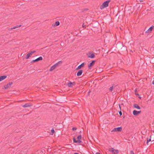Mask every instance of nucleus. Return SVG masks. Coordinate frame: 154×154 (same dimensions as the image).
<instances>
[{"label":"nucleus","mask_w":154,"mask_h":154,"mask_svg":"<svg viewBox=\"0 0 154 154\" xmlns=\"http://www.w3.org/2000/svg\"><path fill=\"white\" fill-rule=\"evenodd\" d=\"M13 84L12 82H10L8 83L7 85H8V87H10L11 86V85Z\"/></svg>","instance_id":"412c9836"},{"label":"nucleus","mask_w":154,"mask_h":154,"mask_svg":"<svg viewBox=\"0 0 154 154\" xmlns=\"http://www.w3.org/2000/svg\"><path fill=\"white\" fill-rule=\"evenodd\" d=\"M133 106L134 108L137 109H140V107L136 104H134L133 105Z\"/></svg>","instance_id":"4468645a"},{"label":"nucleus","mask_w":154,"mask_h":154,"mask_svg":"<svg viewBox=\"0 0 154 154\" xmlns=\"http://www.w3.org/2000/svg\"><path fill=\"white\" fill-rule=\"evenodd\" d=\"M30 57V54H28L26 56V59H28L29 58V57Z\"/></svg>","instance_id":"a878e982"},{"label":"nucleus","mask_w":154,"mask_h":154,"mask_svg":"<svg viewBox=\"0 0 154 154\" xmlns=\"http://www.w3.org/2000/svg\"><path fill=\"white\" fill-rule=\"evenodd\" d=\"M78 140H76V139L75 138H73V141L74 143H81L82 142V141L80 140L82 139V136L81 135H79L77 138Z\"/></svg>","instance_id":"f03ea898"},{"label":"nucleus","mask_w":154,"mask_h":154,"mask_svg":"<svg viewBox=\"0 0 154 154\" xmlns=\"http://www.w3.org/2000/svg\"><path fill=\"white\" fill-rule=\"evenodd\" d=\"M82 72L83 70H79L77 73V75L78 76L81 75Z\"/></svg>","instance_id":"9b49d317"},{"label":"nucleus","mask_w":154,"mask_h":154,"mask_svg":"<svg viewBox=\"0 0 154 154\" xmlns=\"http://www.w3.org/2000/svg\"><path fill=\"white\" fill-rule=\"evenodd\" d=\"M7 77L6 75H2L0 76V82L4 80Z\"/></svg>","instance_id":"f8f14e48"},{"label":"nucleus","mask_w":154,"mask_h":154,"mask_svg":"<svg viewBox=\"0 0 154 154\" xmlns=\"http://www.w3.org/2000/svg\"><path fill=\"white\" fill-rule=\"evenodd\" d=\"M95 62V60H92L91 63L88 64V67L89 69H91V67L94 65Z\"/></svg>","instance_id":"20e7f679"},{"label":"nucleus","mask_w":154,"mask_h":154,"mask_svg":"<svg viewBox=\"0 0 154 154\" xmlns=\"http://www.w3.org/2000/svg\"><path fill=\"white\" fill-rule=\"evenodd\" d=\"M141 111H137L136 110H133V115H134V116H137V115H138L140 113H141Z\"/></svg>","instance_id":"6e6552de"},{"label":"nucleus","mask_w":154,"mask_h":154,"mask_svg":"<svg viewBox=\"0 0 154 154\" xmlns=\"http://www.w3.org/2000/svg\"><path fill=\"white\" fill-rule=\"evenodd\" d=\"M151 136H150V138L149 139H148V138H147L146 143L147 144H148V143L149 142L151 141Z\"/></svg>","instance_id":"4be33fe9"},{"label":"nucleus","mask_w":154,"mask_h":154,"mask_svg":"<svg viewBox=\"0 0 154 154\" xmlns=\"http://www.w3.org/2000/svg\"><path fill=\"white\" fill-rule=\"evenodd\" d=\"M37 61H37V59H36L35 60H33L31 62V63H35V62H37Z\"/></svg>","instance_id":"b1692460"},{"label":"nucleus","mask_w":154,"mask_h":154,"mask_svg":"<svg viewBox=\"0 0 154 154\" xmlns=\"http://www.w3.org/2000/svg\"><path fill=\"white\" fill-rule=\"evenodd\" d=\"M154 26H151L146 31V33H148L151 32L152 29H153Z\"/></svg>","instance_id":"9d476101"},{"label":"nucleus","mask_w":154,"mask_h":154,"mask_svg":"<svg viewBox=\"0 0 154 154\" xmlns=\"http://www.w3.org/2000/svg\"><path fill=\"white\" fill-rule=\"evenodd\" d=\"M109 151L113 154H118L119 153V151L118 150L115 149L113 148L109 149Z\"/></svg>","instance_id":"7ed1b4c3"},{"label":"nucleus","mask_w":154,"mask_h":154,"mask_svg":"<svg viewBox=\"0 0 154 154\" xmlns=\"http://www.w3.org/2000/svg\"><path fill=\"white\" fill-rule=\"evenodd\" d=\"M152 84L153 85H154V80H153V81L152 82Z\"/></svg>","instance_id":"f704fd0d"},{"label":"nucleus","mask_w":154,"mask_h":154,"mask_svg":"<svg viewBox=\"0 0 154 154\" xmlns=\"http://www.w3.org/2000/svg\"><path fill=\"white\" fill-rule=\"evenodd\" d=\"M113 88V86H111L109 88V91L112 92Z\"/></svg>","instance_id":"5701e85b"},{"label":"nucleus","mask_w":154,"mask_h":154,"mask_svg":"<svg viewBox=\"0 0 154 154\" xmlns=\"http://www.w3.org/2000/svg\"><path fill=\"white\" fill-rule=\"evenodd\" d=\"M56 67L54 65L53 66H52L51 67L49 71H52L53 70L55 69Z\"/></svg>","instance_id":"f3484780"},{"label":"nucleus","mask_w":154,"mask_h":154,"mask_svg":"<svg viewBox=\"0 0 154 154\" xmlns=\"http://www.w3.org/2000/svg\"><path fill=\"white\" fill-rule=\"evenodd\" d=\"M74 154H79L78 153H74Z\"/></svg>","instance_id":"58836bf2"},{"label":"nucleus","mask_w":154,"mask_h":154,"mask_svg":"<svg viewBox=\"0 0 154 154\" xmlns=\"http://www.w3.org/2000/svg\"><path fill=\"white\" fill-rule=\"evenodd\" d=\"M32 104L29 103H26L24 105H23L22 106L24 108H26L30 107L32 106Z\"/></svg>","instance_id":"1a4fd4ad"},{"label":"nucleus","mask_w":154,"mask_h":154,"mask_svg":"<svg viewBox=\"0 0 154 154\" xmlns=\"http://www.w3.org/2000/svg\"><path fill=\"white\" fill-rule=\"evenodd\" d=\"M4 88L5 89H7L8 87L7 85H5L4 86Z\"/></svg>","instance_id":"bb28decb"},{"label":"nucleus","mask_w":154,"mask_h":154,"mask_svg":"<svg viewBox=\"0 0 154 154\" xmlns=\"http://www.w3.org/2000/svg\"><path fill=\"white\" fill-rule=\"evenodd\" d=\"M29 54H30V56L32 54V53H31V52H29Z\"/></svg>","instance_id":"2f4dec72"},{"label":"nucleus","mask_w":154,"mask_h":154,"mask_svg":"<svg viewBox=\"0 0 154 154\" xmlns=\"http://www.w3.org/2000/svg\"><path fill=\"white\" fill-rule=\"evenodd\" d=\"M135 94L136 95H139V94H138L136 93H135Z\"/></svg>","instance_id":"c9c22d12"},{"label":"nucleus","mask_w":154,"mask_h":154,"mask_svg":"<svg viewBox=\"0 0 154 154\" xmlns=\"http://www.w3.org/2000/svg\"><path fill=\"white\" fill-rule=\"evenodd\" d=\"M60 24V22L59 21H57L55 22V24L54 25V26H59Z\"/></svg>","instance_id":"a211bd4d"},{"label":"nucleus","mask_w":154,"mask_h":154,"mask_svg":"<svg viewBox=\"0 0 154 154\" xmlns=\"http://www.w3.org/2000/svg\"><path fill=\"white\" fill-rule=\"evenodd\" d=\"M122 128L121 127H119L118 128H114L113 129L112 131L111 132L121 131L122 130Z\"/></svg>","instance_id":"39448f33"},{"label":"nucleus","mask_w":154,"mask_h":154,"mask_svg":"<svg viewBox=\"0 0 154 154\" xmlns=\"http://www.w3.org/2000/svg\"><path fill=\"white\" fill-rule=\"evenodd\" d=\"M88 57L91 58H94L95 57L94 54L92 52H89V55L88 56Z\"/></svg>","instance_id":"0eeeda50"},{"label":"nucleus","mask_w":154,"mask_h":154,"mask_svg":"<svg viewBox=\"0 0 154 154\" xmlns=\"http://www.w3.org/2000/svg\"><path fill=\"white\" fill-rule=\"evenodd\" d=\"M62 63V61H60L59 62H58L57 63H55L54 64V65L55 66L57 67L58 66H59V65L60 64H61Z\"/></svg>","instance_id":"ddd939ff"},{"label":"nucleus","mask_w":154,"mask_h":154,"mask_svg":"<svg viewBox=\"0 0 154 154\" xmlns=\"http://www.w3.org/2000/svg\"><path fill=\"white\" fill-rule=\"evenodd\" d=\"M119 107L120 109V111L119 112V113L120 116H121L122 115V112L121 111V108L119 104Z\"/></svg>","instance_id":"aec40b11"},{"label":"nucleus","mask_w":154,"mask_h":154,"mask_svg":"<svg viewBox=\"0 0 154 154\" xmlns=\"http://www.w3.org/2000/svg\"><path fill=\"white\" fill-rule=\"evenodd\" d=\"M86 25H84V23L83 24V25H82V27H84V28H86V26H85Z\"/></svg>","instance_id":"c85d7f7f"},{"label":"nucleus","mask_w":154,"mask_h":154,"mask_svg":"<svg viewBox=\"0 0 154 154\" xmlns=\"http://www.w3.org/2000/svg\"><path fill=\"white\" fill-rule=\"evenodd\" d=\"M85 64V63H82L78 66V67L76 69V70H77L81 69L82 67H84Z\"/></svg>","instance_id":"423d86ee"},{"label":"nucleus","mask_w":154,"mask_h":154,"mask_svg":"<svg viewBox=\"0 0 154 154\" xmlns=\"http://www.w3.org/2000/svg\"><path fill=\"white\" fill-rule=\"evenodd\" d=\"M144 0H139V1L140 2H143Z\"/></svg>","instance_id":"72a5a7b5"},{"label":"nucleus","mask_w":154,"mask_h":154,"mask_svg":"<svg viewBox=\"0 0 154 154\" xmlns=\"http://www.w3.org/2000/svg\"><path fill=\"white\" fill-rule=\"evenodd\" d=\"M21 26V25H17L16 26H14V27L13 28L9 29H11H11H16L17 28H18L20 27Z\"/></svg>","instance_id":"2eb2a0df"},{"label":"nucleus","mask_w":154,"mask_h":154,"mask_svg":"<svg viewBox=\"0 0 154 154\" xmlns=\"http://www.w3.org/2000/svg\"><path fill=\"white\" fill-rule=\"evenodd\" d=\"M67 85L68 87H72V83L70 81H69L68 83L67 84Z\"/></svg>","instance_id":"dca6fc26"},{"label":"nucleus","mask_w":154,"mask_h":154,"mask_svg":"<svg viewBox=\"0 0 154 154\" xmlns=\"http://www.w3.org/2000/svg\"><path fill=\"white\" fill-rule=\"evenodd\" d=\"M130 154H134V152L133 151L131 150V151Z\"/></svg>","instance_id":"c756f323"},{"label":"nucleus","mask_w":154,"mask_h":154,"mask_svg":"<svg viewBox=\"0 0 154 154\" xmlns=\"http://www.w3.org/2000/svg\"><path fill=\"white\" fill-rule=\"evenodd\" d=\"M95 154H100V153L97 152Z\"/></svg>","instance_id":"e433bc0d"},{"label":"nucleus","mask_w":154,"mask_h":154,"mask_svg":"<svg viewBox=\"0 0 154 154\" xmlns=\"http://www.w3.org/2000/svg\"><path fill=\"white\" fill-rule=\"evenodd\" d=\"M79 133H81V131H80Z\"/></svg>","instance_id":"a19ab883"},{"label":"nucleus","mask_w":154,"mask_h":154,"mask_svg":"<svg viewBox=\"0 0 154 154\" xmlns=\"http://www.w3.org/2000/svg\"><path fill=\"white\" fill-rule=\"evenodd\" d=\"M72 86H73V85H75V82H72Z\"/></svg>","instance_id":"473e14b6"},{"label":"nucleus","mask_w":154,"mask_h":154,"mask_svg":"<svg viewBox=\"0 0 154 154\" xmlns=\"http://www.w3.org/2000/svg\"><path fill=\"white\" fill-rule=\"evenodd\" d=\"M137 91V89H136L134 91L135 92V93H136V92Z\"/></svg>","instance_id":"4c0bfd02"},{"label":"nucleus","mask_w":154,"mask_h":154,"mask_svg":"<svg viewBox=\"0 0 154 154\" xmlns=\"http://www.w3.org/2000/svg\"><path fill=\"white\" fill-rule=\"evenodd\" d=\"M31 53H32V54L36 52L35 51H31Z\"/></svg>","instance_id":"7c9ffc66"},{"label":"nucleus","mask_w":154,"mask_h":154,"mask_svg":"<svg viewBox=\"0 0 154 154\" xmlns=\"http://www.w3.org/2000/svg\"><path fill=\"white\" fill-rule=\"evenodd\" d=\"M51 134L53 135L55 132V131L54 128H52L51 130Z\"/></svg>","instance_id":"393cba45"},{"label":"nucleus","mask_w":154,"mask_h":154,"mask_svg":"<svg viewBox=\"0 0 154 154\" xmlns=\"http://www.w3.org/2000/svg\"><path fill=\"white\" fill-rule=\"evenodd\" d=\"M77 129V128L75 127H73L72 128V130L73 131L76 130Z\"/></svg>","instance_id":"cd10ccee"},{"label":"nucleus","mask_w":154,"mask_h":154,"mask_svg":"<svg viewBox=\"0 0 154 154\" xmlns=\"http://www.w3.org/2000/svg\"><path fill=\"white\" fill-rule=\"evenodd\" d=\"M139 98L140 99H141V97H139Z\"/></svg>","instance_id":"ea45409f"},{"label":"nucleus","mask_w":154,"mask_h":154,"mask_svg":"<svg viewBox=\"0 0 154 154\" xmlns=\"http://www.w3.org/2000/svg\"><path fill=\"white\" fill-rule=\"evenodd\" d=\"M37 60L38 61L40 60H43V58L42 57H39L37 58Z\"/></svg>","instance_id":"6ab92c4d"},{"label":"nucleus","mask_w":154,"mask_h":154,"mask_svg":"<svg viewBox=\"0 0 154 154\" xmlns=\"http://www.w3.org/2000/svg\"><path fill=\"white\" fill-rule=\"evenodd\" d=\"M110 0H107L103 2L101 5L100 6V8L102 9L104 8H106L108 6L110 2Z\"/></svg>","instance_id":"f257e3e1"}]
</instances>
